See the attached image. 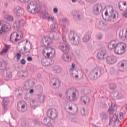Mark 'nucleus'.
Segmentation results:
<instances>
[{
    "label": "nucleus",
    "instance_id": "9b49d317",
    "mask_svg": "<svg viewBox=\"0 0 127 127\" xmlns=\"http://www.w3.org/2000/svg\"><path fill=\"white\" fill-rule=\"evenodd\" d=\"M27 105L25 102L20 101L17 103V109L20 113H24L27 110Z\"/></svg>",
    "mask_w": 127,
    "mask_h": 127
},
{
    "label": "nucleus",
    "instance_id": "0eeeda50",
    "mask_svg": "<svg viewBox=\"0 0 127 127\" xmlns=\"http://www.w3.org/2000/svg\"><path fill=\"white\" fill-rule=\"evenodd\" d=\"M126 48H127V44L125 43H120L117 44L115 49L116 54L121 55L124 54L126 52Z\"/></svg>",
    "mask_w": 127,
    "mask_h": 127
},
{
    "label": "nucleus",
    "instance_id": "f3484780",
    "mask_svg": "<svg viewBox=\"0 0 127 127\" xmlns=\"http://www.w3.org/2000/svg\"><path fill=\"white\" fill-rule=\"evenodd\" d=\"M117 61H118V58L115 56H111L107 58V62L108 64L110 65L115 64V63H117Z\"/></svg>",
    "mask_w": 127,
    "mask_h": 127
},
{
    "label": "nucleus",
    "instance_id": "c756f323",
    "mask_svg": "<svg viewBox=\"0 0 127 127\" xmlns=\"http://www.w3.org/2000/svg\"><path fill=\"white\" fill-rule=\"evenodd\" d=\"M90 38H91L90 35H89V34L88 33H86L85 34L84 36L83 37L82 40L83 42H88L90 40Z\"/></svg>",
    "mask_w": 127,
    "mask_h": 127
},
{
    "label": "nucleus",
    "instance_id": "ea45409f",
    "mask_svg": "<svg viewBox=\"0 0 127 127\" xmlns=\"http://www.w3.org/2000/svg\"><path fill=\"white\" fill-rule=\"evenodd\" d=\"M54 72L55 73H60V72H61V67L59 66H56L55 67Z\"/></svg>",
    "mask_w": 127,
    "mask_h": 127
},
{
    "label": "nucleus",
    "instance_id": "4d7b16f0",
    "mask_svg": "<svg viewBox=\"0 0 127 127\" xmlns=\"http://www.w3.org/2000/svg\"><path fill=\"white\" fill-rule=\"evenodd\" d=\"M71 121L73 122V123H77L78 121V120L77 119V118H72L71 119Z\"/></svg>",
    "mask_w": 127,
    "mask_h": 127
},
{
    "label": "nucleus",
    "instance_id": "72a5a7b5",
    "mask_svg": "<svg viewBox=\"0 0 127 127\" xmlns=\"http://www.w3.org/2000/svg\"><path fill=\"white\" fill-rule=\"evenodd\" d=\"M118 117H117L116 115H113L112 118H111L110 119V122H114V123H116V122H118Z\"/></svg>",
    "mask_w": 127,
    "mask_h": 127
},
{
    "label": "nucleus",
    "instance_id": "680f3d73",
    "mask_svg": "<svg viewBox=\"0 0 127 127\" xmlns=\"http://www.w3.org/2000/svg\"><path fill=\"white\" fill-rule=\"evenodd\" d=\"M54 13H58V9L57 8H54L53 9Z\"/></svg>",
    "mask_w": 127,
    "mask_h": 127
},
{
    "label": "nucleus",
    "instance_id": "a878e982",
    "mask_svg": "<svg viewBox=\"0 0 127 127\" xmlns=\"http://www.w3.org/2000/svg\"><path fill=\"white\" fill-rule=\"evenodd\" d=\"M8 30H9V29L8 28V26H7V25L6 24H4L1 27V29L0 30L1 33H0V34H2L3 32H7Z\"/></svg>",
    "mask_w": 127,
    "mask_h": 127
},
{
    "label": "nucleus",
    "instance_id": "69168bd1",
    "mask_svg": "<svg viewBox=\"0 0 127 127\" xmlns=\"http://www.w3.org/2000/svg\"><path fill=\"white\" fill-rule=\"evenodd\" d=\"M42 64L43 66H47V64H46V62H44L43 61H42Z\"/></svg>",
    "mask_w": 127,
    "mask_h": 127
},
{
    "label": "nucleus",
    "instance_id": "13d9d810",
    "mask_svg": "<svg viewBox=\"0 0 127 127\" xmlns=\"http://www.w3.org/2000/svg\"><path fill=\"white\" fill-rule=\"evenodd\" d=\"M7 19L8 20H9V21H12V20H13V17L11 16H8Z\"/></svg>",
    "mask_w": 127,
    "mask_h": 127
},
{
    "label": "nucleus",
    "instance_id": "6e6d98bb",
    "mask_svg": "<svg viewBox=\"0 0 127 127\" xmlns=\"http://www.w3.org/2000/svg\"><path fill=\"white\" fill-rule=\"evenodd\" d=\"M81 114H82V116H85L86 110L85 109V108H83L82 110H81Z\"/></svg>",
    "mask_w": 127,
    "mask_h": 127
},
{
    "label": "nucleus",
    "instance_id": "5fc2aeb1",
    "mask_svg": "<svg viewBox=\"0 0 127 127\" xmlns=\"http://www.w3.org/2000/svg\"><path fill=\"white\" fill-rule=\"evenodd\" d=\"M75 67H76V64H71V68L70 69V71H74V69H75Z\"/></svg>",
    "mask_w": 127,
    "mask_h": 127
},
{
    "label": "nucleus",
    "instance_id": "ddd939ff",
    "mask_svg": "<svg viewBox=\"0 0 127 127\" xmlns=\"http://www.w3.org/2000/svg\"><path fill=\"white\" fill-rule=\"evenodd\" d=\"M52 42H53V41L50 37H45L41 41L42 46L43 47H46V46H48V45L51 44Z\"/></svg>",
    "mask_w": 127,
    "mask_h": 127
},
{
    "label": "nucleus",
    "instance_id": "c85d7f7f",
    "mask_svg": "<svg viewBox=\"0 0 127 127\" xmlns=\"http://www.w3.org/2000/svg\"><path fill=\"white\" fill-rule=\"evenodd\" d=\"M62 59L64 61H66L67 62H70V61L72 60V58L70 57V56L68 55H66L65 56L63 55Z\"/></svg>",
    "mask_w": 127,
    "mask_h": 127
},
{
    "label": "nucleus",
    "instance_id": "dca6fc26",
    "mask_svg": "<svg viewBox=\"0 0 127 127\" xmlns=\"http://www.w3.org/2000/svg\"><path fill=\"white\" fill-rule=\"evenodd\" d=\"M50 86H54V87L57 85L58 87H60L61 85V81L58 78H52L50 82Z\"/></svg>",
    "mask_w": 127,
    "mask_h": 127
},
{
    "label": "nucleus",
    "instance_id": "c9c22d12",
    "mask_svg": "<svg viewBox=\"0 0 127 127\" xmlns=\"http://www.w3.org/2000/svg\"><path fill=\"white\" fill-rule=\"evenodd\" d=\"M8 49V46L5 45V49H3L1 52H0L1 55H3L4 53H6L7 52V50Z\"/></svg>",
    "mask_w": 127,
    "mask_h": 127
},
{
    "label": "nucleus",
    "instance_id": "cd10ccee",
    "mask_svg": "<svg viewBox=\"0 0 127 127\" xmlns=\"http://www.w3.org/2000/svg\"><path fill=\"white\" fill-rule=\"evenodd\" d=\"M80 100L81 102H83L84 104H87L90 102V97L88 96H82L81 97Z\"/></svg>",
    "mask_w": 127,
    "mask_h": 127
},
{
    "label": "nucleus",
    "instance_id": "1a4fd4ad",
    "mask_svg": "<svg viewBox=\"0 0 127 127\" xmlns=\"http://www.w3.org/2000/svg\"><path fill=\"white\" fill-rule=\"evenodd\" d=\"M103 11V4L101 3H96L92 9V12L95 15H99Z\"/></svg>",
    "mask_w": 127,
    "mask_h": 127
},
{
    "label": "nucleus",
    "instance_id": "a211bd4d",
    "mask_svg": "<svg viewBox=\"0 0 127 127\" xmlns=\"http://www.w3.org/2000/svg\"><path fill=\"white\" fill-rule=\"evenodd\" d=\"M43 55H44V56H45V57L52 58L54 57V56L55 55V51H54V53H53L52 52H47V49H44L43 51Z\"/></svg>",
    "mask_w": 127,
    "mask_h": 127
},
{
    "label": "nucleus",
    "instance_id": "0e129e2a",
    "mask_svg": "<svg viewBox=\"0 0 127 127\" xmlns=\"http://www.w3.org/2000/svg\"><path fill=\"white\" fill-rule=\"evenodd\" d=\"M97 39H102L103 38V36L102 35H98L97 36Z\"/></svg>",
    "mask_w": 127,
    "mask_h": 127
},
{
    "label": "nucleus",
    "instance_id": "f03ea898",
    "mask_svg": "<svg viewBox=\"0 0 127 127\" xmlns=\"http://www.w3.org/2000/svg\"><path fill=\"white\" fill-rule=\"evenodd\" d=\"M27 10L32 14H36L41 10V6L35 1H31L27 5Z\"/></svg>",
    "mask_w": 127,
    "mask_h": 127
},
{
    "label": "nucleus",
    "instance_id": "79ce46f5",
    "mask_svg": "<svg viewBox=\"0 0 127 127\" xmlns=\"http://www.w3.org/2000/svg\"><path fill=\"white\" fill-rule=\"evenodd\" d=\"M48 12H44L42 13V17L43 19H46L47 18H48Z\"/></svg>",
    "mask_w": 127,
    "mask_h": 127
},
{
    "label": "nucleus",
    "instance_id": "052dcab7",
    "mask_svg": "<svg viewBox=\"0 0 127 127\" xmlns=\"http://www.w3.org/2000/svg\"><path fill=\"white\" fill-rule=\"evenodd\" d=\"M27 61L29 62H31V61H33V59H32V57H28L27 59Z\"/></svg>",
    "mask_w": 127,
    "mask_h": 127
},
{
    "label": "nucleus",
    "instance_id": "864d4df0",
    "mask_svg": "<svg viewBox=\"0 0 127 127\" xmlns=\"http://www.w3.org/2000/svg\"><path fill=\"white\" fill-rule=\"evenodd\" d=\"M20 63L22 65H25V64H26V61H25V59H22L20 61Z\"/></svg>",
    "mask_w": 127,
    "mask_h": 127
},
{
    "label": "nucleus",
    "instance_id": "37998d69",
    "mask_svg": "<svg viewBox=\"0 0 127 127\" xmlns=\"http://www.w3.org/2000/svg\"><path fill=\"white\" fill-rule=\"evenodd\" d=\"M110 89L111 90H115V89H117V85L115 83H111L110 84Z\"/></svg>",
    "mask_w": 127,
    "mask_h": 127
},
{
    "label": "nucleus",
    "instance_id": "a19ab883",
    "mask_svg": "<svg viewBox=\"0 0 127 127\" xmlns=\"http://www.w3.org/2000/svg\"><path fill=\"white\" fill-rule=\"evenodd\" d=\"M118 73V70L115 69L114 68H111L110 69V73L111 75H116Z\"/></svg>",
    "mask_w": 127,
    "mask_h": 127
},
{
    "label": "nucleus",
    "instance_id": "2eb2a0df",
    "mask_svg": "<svg viewBox=\"0 0 127 127\" xmlns=\"http://www.w3.org/2000/svg\"><path fill=\"white\" fill-rule=\"evenodd\" d=\"M13 12L17 16H22L24 15V10L20 7H17L13 9Z\"/></svg>",
    "mask_w": 127,
    "mask_h": 127
},
{
    "label": "nucleus",
    "instance_id": "412c9836",
    "mask_svg": "<svg viewBox=\"0 0 127 127\" xmlns=\"http://www.w3.org/2000/svg\"><path fill=\"white\" fill-rule=\"evenodd\" d=\"M9 102H10V99H9V98L8 97H5L3 99L2 106L4 111H6V110H7L6 106L7 105H8V104H9Z\"/></svg>",
    "mask_w": 127,
    "mask_h": 127
},
{
    "label": "nucleus",
    "instance_id": "f8f14e48",
    "mask_svg": "<svg viewBox=\"0 0 127 127\" xmlns=\"http://www.w3.org/2000/svg\"><path fill=\"white\" fill-rule=\"evenodd\" d=\"M72 15L74 17H76L78 20H83L84 19V13L78 10L73 11Z\"/></svg>",
    "mask_w": 127,
    "mask_h": 127
},
{
    "label": "nucleus",
    "instance_id": "6e6552de",
    "mask_svg": "<svg viewBox=\"0 0 127 127\" xmlns=\"http://www.w3.org/2000/svg\"><path fill=\"white\" fill-rule=\"evenodd\" d=\"M59 48L64 54H68L71 49V47L68 43L64 44L60 43L59 45Z\"/></svg>",
    "mask_w": 127,
    "mask_h": 127
},
{
    "label": "nucleus",
    "instance_id": "de8ad7c7",
    "mask_svg": "<svg viewBox=\"0 0 127 127\" xmlns=\"http://www.w3.org/2000/svg\"><path fill=\"white\" fill-rule=\"evenodd\" d=\"M71 75L73 78H75V79H78V78H79V75H78V74H76L74 71L72 72Z\"/></svg>",
    "mask_w": 127,
    "mask_h": 127
},
{
    "label": "nucleus",
    "instance_id": "6ab92c4d",
    "mask_svg": "<svg viewBox=\"0 0 127 127\" xmlns=\"http://www.w3.org/2000/svg\"><path fill=\"white\" fill-rule=\"evenodd\" d=\"M23 89L25 91H28L31 89V80H27L24 83Z\"/></svg>",
    "mask_w": 127,
    "mask_h": 127
},
{
    "label": "nucleus",
    "instance_id": "49530a36",
    "mask_svg": "<svg viewBox=\"0 0 127 127\" xmlns=\"http://www.w3.org/2000/svg\"><path fill=\"white\" fill-rule=\"evenodd\" d=\"M15 57H16V58H17V60L18 61H19V60H20V58H21V55L20 53H18L16 54Z\"/></svg>",
    "mask_w": 127,
    "mask_h": 127
},
{
    "label": "nucleus",
    "instance_id": "393cba45",
    "mask_svg": "<svg viewBox=\"0 0 127 127\" xmlns=\"http://www.w3.org/2000/svg\"><path fill=\"white\" fill-rule=\"evenodd\" d=\"M58 29V24H57V22H54L52 25L50 26V31L51 32H56Z\"/></svg>",
    "mask_w": 127,
    "mask_h": 127
},
{
    "label": "nucleus",
    "instance_id": "7c9ffc66",
    "mask_svg": "<svg viewBox=\"0 0 127 127\" xmlns=\"http://www.w3.org/2000/svg\"><path fill=\"white\" fill-rule=\"evenodd\" d=\"M31 107L32 108H37V107H38V103L37 101L35 100H33L31 103H30Z\"/></svg>",
    "mask_w": 127,
    "mask_h": 127
},
{
    "label": "nucleus",
    "instance_id": "f704fd0d",
    "mask_svg": "<svg viewBox=\"0 0 127 127\" xmlns=\"http://www.w3.org/2000/svg\"><path fill=\"white\" fill-rule=\"evenodd\" d=\"M120 37L122 40H127V35L124 34L123 31L120 34Z\"/></svg>",
    "mask_w": 127,
    "mask_h": 127
},
{
    "label": "nucleus",
    "instance_id": "9d476101",
    "mask_svg": "<svg viewBox=\"0 0 127 127\" xmlns=\"http://www.w3.org/2000/svg\"><path fill=\"white\" fill-rule=\"evenodd\" d=\"M47 116L52 120H55L58 117V111L56 109H50L47 111Z\"/></svg>",
    "mask_w": 127,
    "mask_h": 127
},
{
    "label": "nucleus",
    "instance_id": "774afa93",
    "mask_svg": "<svg viewBox=\"0 0 127 127\" xmlns=\"http://www.w3.org/2000/svg\"><path fill=\"white\" fill-rule=\"evenodd\" d=\"M21 2H28L29 0H19Z\"/></svg>",
    "mask_w": 127,
    "mask_h": 127
},
{
    "label": "nucleus",
    "instance_id": "58836bf2",
    "mask_svg": "<svg viewBox=\"0 0 127 127\" xmlns=\"http://www.w3.org/2000/svg\"><path fill=\"white\" fill-rule=\"evenodd\" d=\"M118 99H124L125 98V95L122 92H118L117 94Z\"/></svg>",
    "mask_w": 127,
    "mask_h": 127
},
{
    "label": "nucleus",
    "instance_id": "b1692460",
    "mask_svg": "<svg viewBox=\"0 0 127 127\" xmlns=\"http://www.w3.org/2000/svg\"><path fill=\"white\" fill-rule=\"evenodd\" d=\"M17 75L18 77H26L28 75V72L26 69H24L18 71Z\"/></svg>",
    "mask_w": 127,
    "mask_h": 127
},
{
    "label": "nucleus",
    "instance_id": "7ed1b4c3",
    "mask_svg": "<svg viewBox=\"0 0 127 127\" xmlns=\"http://www.w3.org/2000/svg\"><path fill=\"white\" fill-rule=\"evenodd\" d=\"M105 15L106 16L109 15L108 20L111 22H115L117 20V18L119 17V13L117 12H114L112 6L107 8V11L105 13Z\"/></svg>",
    "mask_w": 127,
    "mask_h": 127
},
{
    "label": "nucleus",
    "instance_id": "a18cd8bd",
    "mask_svg": "<svg viewBox=\"0 0 127 127\" xmlns=\"http://www.w3.org/2000/svg\"><path fill=\"white\" fill-rule=\"evenodd\" d=\"M24 98L25 100H26V101H29V100H30V96H29V93H26L24 96Z\"/></svg>",
    "mask_w": 127,
    "mask_h": 127
},
{
    "label": "nucleus",
    "instance_id": "4468645a",
    "mask_svg": "<svg viewBox=\"0 0 127 127\" xmlns=\"http://www.w3.org/2000/svg\"><path fill=\"white\" fill-rule=\"evenodd\" d=\"M118 68L121 72H124V71L127 70V61H124L119 63Z\"/></svg>",
    "mask_w": 127,
    "mask_h": 127
},
{
    "label": "nucleus",
    "instance_id": "3c124183",
    "mask_svg": "<svg viewBox=\"0 0 127 127\" xmlns=\"http://www.w3.org/2000/svg\"><path fill=\"white\" fill-rule=\"evenodd\" d=\"M15 34H16V38L14 39L15 42H17V41H19V39H18V37H19V35L17 34V33L15 32Z\"/></svg>",
    "mask_w": 127,
    "mask_h": 127
},
{
    "label": "nucleus",
    "instance_id": "e2e57ef3",
    "mask_svg": "<svg viewBox=\"0 0 127 127\" xmlns=\"http://www.w3.org/2000/svg\"><path fill=\"white\" fill-rule=\"evenodd\" d=\"M61 21H62V22H67V18H64L61 19Z\"/></svg>",
    "mask_w": 127,
    "mask_h": 127
},
{
    "label": "nucleus",
    "instance_id": "aec40b11",
    "mask_svg": "<svg viewBox=\"0 0 127 127\" xmlns=\"http://www.w3.org/2000/svg\"><path fill=\"white\" fill-rule=\"evenodd\" d=\"M107 54V51L105 50H102L98 53L97 57L98 59H105Z\"/></svg>",
    "mask_w": 127,
    "mask_h": 127
},
{
    "label": "nucleus",
    "instance_id": "423d86ee",
    "mask_svg": "<svg viewBox=\"0 0 127 127\" xmlns=\"http://www.w3.org/2000/svg\"><path fill=\"white\" fill-rule=\"evenodd\" d=\"M105 70L102 67L94 69L89 74V78L91 80H97L104 74Z\"/></svg>",
    "mask_w": 127,
    "mask_h": 127
},
{
    "label": "nucleus",
    "instance_id": "338daca9",
    "mask_svg": "<svg viewBox=\"0 0 127 127\" xmlns=\"http://www.w3.org/2000/svg\"><path fill=\"white\" fill-rule=\"evenodd\" d=\"M37 78H38V79H41L42 78L41 74L38 73L37 75Z\"/></svg>",
    "mask_w": 127,
    "mask_h": 127
},
{
    "label": "nucleus",
    "instance_id": "2f4dec72",
    "mask_svg": "<svg viewBox=\"0 0 127 127\" xmlns=\"http://www.w3.org/2000/svg\"><path fill=\"white\" fill-rule=\"evenodd\" d=\"M36 91L39 94H41L42 91H43V88L41 85H37L36 87Z\"/></svg>",
    "mask_w": 127,
    "mask_h": 127
},
{
    "label": "nucleus",
    "instance_id": "bf43d9fd",
    "mask_svg": "<svg viewBox=\"0 0 127 127\" xmlns=\"http://www.w3.org/2000/svg\"><path fill=\"white\" fill-rule=\"evenodd\" d=\"M24 51L25 53H28V52L29 53H30V51H27V48H26V46L24 47Z\"/></svg>",
    "mask_w": 127,
    "mask_h": 127
},
{
    "label": "nucleus",
    "instance_id": "8fccbe9b",
    "mask_svg": "<svg viewBox=\"0 0 127 127\" xmlns=\"http://www.w3.org/2000/svg\"><path fill=\"white\" fill-rule=\"evenodd\" d=\"M87 2H89V3H95V2H97L98 0H85Z\"/></svg>",
    "mask_w": 127,
    "mask_h": 127
},
{
    "label": "nucleus",
    "instance_id": "bb28decb",
    "mask_svg": "<svg viewBox=\"0 0 127 127\" xmlns=\"http://www.w3.org/2000/svg\"><path fill=\"white\" fill-rule=\"evenodd\" d=\"M116 110H117V106H116L115 104L112 103L111 107L108 109V112L110 114H113Z\"/></svg>",
    "mask_w": 127,
    "mask_h": 127
},
{
    "label": "nucleus",
    "instance_id": "4be33fe9",
    "mask_svg": "<svg viewBox=\"0 0 127 127\" xmlns=\"http://www.w3.org/2000/svg\"><path fill=\"white\" fill-rule=\"evenodd\" d=\"M25 24V21L23 19L19 20L18 22H15L14 24V27L19 28L20 26H24Z\"/></svg>",
    "mask_w": 127,
    "mask_h": 127
},
{
    "label": "nucleus",
    "instance_id": "e433bc0d",
    "mask_svg": "<svg viewBox=\"0 0 127 127\" xmlns=\"http://www.w3.org/2000/svg\"><path fill=\"white\" fill-rule=\"evenodd\" d=\"M101 117L103 120H108V114L106 113L103 112L101 114Z\"/></svg>",
    "mask_w": 127,
    "mask_h": 127
},
{
    "label": "nucleus",
    "instance_id": "473e14b6",
    "mask_svg": "<svg viewBox=\"0 0 127 127\" xmlns=\"http://www.w3.org/2000/svg\"><path fill=\"white\" fill-rule=\"evenodd\" d=\"M49 123H50V119H48L46 117L44 119L42 122V124L45 126H49Z\"/></svg>",
    "mask_w": 127,
    "mask_h": 127
},
{
    "label": "nucleus",
    "instance_id": "603ef678",
    "mask_svg": "<svg viewBox=\"0 0 127 127\" xmlns=\"http://www.w3.org/2000/svg\"><path fill=\"white\" fill-rule=\"evenodd\" d=\"M62 38L64 43H68V42H67V39L66 38V36L63 35Z\"/></svg>",
    "mask_w": 127,
    "mask_h": 127
},
{
    "label": "nucleus",
    "instance_id": "39448f33",
    "mask_svg": "<svg viewBox=\"0 0 127 127\" xmlns=\"http://www.w3.org/2000/svg\"><path fill=\"white\" fill-rule=\"evenodd\" d=\"M0 69L2 71V75L5 80L8 81L11 77V73L7 71V69L6 68V61L2 60L0 62Z\"/></svg>",
    "mask_w": 127,
    "mask_h": 127
},
{
    "label": "nucleus",
    "instance_id": "20e7f679",
    "mask_svg": "<svg viewBox=\"0 0 127 127\" xmlns=\"http://www.w3.org/2000/svg\"><path fill=\"white\" fill-rule=\"evenodd\" d=\"M68 39L72 45L78 46L80 43V38L74 31H70L68 34Z\"/></svg>",
    "mask_w": 127,
    "mask_h": 127
},
{
    "label": "nucleus",
    "instance_id": "5701e85b",
    "mask_svg": "<svg viewBox=\"0 0 127 127\" xmlns=\"http://www.w3.org/2000/svg\"><path fill=\"white\" fill-rule=\"evenodd\" d=\"M118 45V43L116 40L112 41L108 45V49L112 50V49H116V47Z\"/></svg>",
    "mask_w": 127,
    "mask_h": 127
},
{
    "label": "nucleus",
    "instance_id": "f257e3e1",
    "mask_svg": "<svg viewBox=\"0 0 127 127\" xmlns=\"http://www.w3.org/2000/svg\"><path fill=\"white\" fill-rule=\"evenodd\" d=\"M65 95L69 101H76L79 97V91L76 88H70L66 90Z\"/></svg>",
    "mask_w": 127,
    "mask_h": 127
},
{
    "label": "nucleus",
    "instance_id": "4c0bfd02",
    "mask_svg": "<svg viewBox=\"0 0 127 127\" xmlns=\"http://www.w3.org/2000/svg\"><path fill=\"white\" fill-rule=\"evenodd\" d=\"M48 21H53V22H57L56 19L54 17V16H49L48 17Z\"/></svg>",
    "mask_w": 127,
    "mask_h": 127
},
{
    "label": "nucleus",
    "instance_id": "c03bdc74",
    "mask_svg": "<svg viewBox=\"0 0 127 127\" xmlns=\"http://www.w3.org/2000/svg\"><path fill=\"white\" fill-rule=\"evenodd\" d=\"M15 32H14L11 34L10 37V41H11V42H13V39H14V38L15 36Z\"/></svg>",
    "mask_w": 127,
    "mask_h": 127
},
{
    "label": "nucleus",
    "instance_id": "09e8293b",
    "mask_svg": "<svg viewBox=\"0 0 127 127\" xmlns=\"http://www.w3.org/2000/svg\"><path fill=\"white\" fill-rule=\"evenodd\" d=\"M39 100L41 103H43L45 101V96H40V98H39Z\"/></svg>",
    "mask_w": 127,
    "mask_h": 127
}]
</instances>
